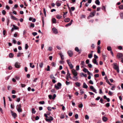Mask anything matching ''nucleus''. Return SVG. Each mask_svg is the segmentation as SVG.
Wrapping results in <instances>:
<instances>
[{
  "instance_id": "obj_1",
  "label": "nucleus",
  "mask_w": 123,
  "mask_h": 123,
  "mask_svg": "<svg viewBox=\"0 0 123 123\" xmlns=\"http://www.w3.org/2000/svg\"><path fill=\"white\" fill-rule=\"evenodd\" d=\"M60 82L57 83V85H55V88L57 90H58L59 89L61 88V86H62Z\"/></svg>"
},
{
  "instance_id": "obj_2",
  "label": "nucleus",
  "mask_w": 123,
  "mask_h": 123,
  "mask_svg": "<svg viewBox=\"0 0 123 123\" xmlns=\"http://www.w3.org/2000/svg\"><path fill=\"white\" fill-rule=\"evenodd\" d=\"M17 109L18 111L19 112H22V109L21 108V105L20 104L18 105H17Z\"/></svg>"
},
{
  "instance_id": "obj_3",
  "label": "nucleus",
  "mask_w": 123,
  "mask_h": 123,
  "mask_svg": "<svg viewBox=\"0 0 123 123\" xmlns=\"http://www.w3.org/2000/svg\"><path fill=\"white\" fill-rule=\"evenodd\" d=\"M70 60H67V63L68 65L70 68L71 69H72L73 68L74 66L71 63V62H70Z\"/></svg>"
},
{
  "instance_id": "obj_4",
  "label": "nucleus",
  "mask_w": 123,
  "mask_h": 123,
  "mask_svg": "<svg viewBox=\"0 0 123 123\" xmlns=\"http://www.w3.org/2000/svg\"><path fill=\"white\" fill-rule=\"evenodd\" d=\"M114 68L115 69L117 70V72L119 73V70L118 66L116 65L114 63Z\"/></svg>"
},
{
  "instance_id": "obj_5",
  "label": "nucleus",
  "mask_w": 123,
  "mask_h": 123,
  "mask_svg": "<svg viewBox=\"0 0 123 123\" xmlns=\"http://www.w3.org/2000/svg\"><path fill=\"white\" fill-rule=\"evenodd\" d=\"M49 117V118H46L45 119V120L46 121L51 123V121H52L53 120V118L51 116L50 117Z\"/></svg>"
},
{
  "instance_id": "obj_6",
  "label": "nucleus",
  "mask_w": 123,
  "mask_h": 123,
  "mask_svg": "<svg viewBox=\"0 0 123 123\" xmlns=\"http://www.w3.org/2000/svg\"><path fill=\"white\" fill-rule=\"evenodd\" d=\"M71 71L73 74L74 75H78V73L77 72L75 69H72L71 70Z\"/></svg>"
},
{
  "instance_id": "obj_7",
  "label": "nucleus",
  "mask_w": 123,
  "mask_h": 123,
  "mask_svg": "<svg viewBox=\"0 0 123 123\" xmlns=\"http://www.w3.org/2000/svg\"><path fill=\"white\" fill-rule=\"evenodd\" d=\"M68 53L69 56L70 57H72L73 55V51L70 50H69L68 52Z\"/></svg>"
},
{
  "instance_id": "obj_8",
  "label": "nucleus",
  "mask_w": 123,
  "mask_h": 123,
  "mask_svg": "<svg viewBox=\"0 0 123 123\" xmlns=\"http://www.w3.org/2000/svg\"><path fill=\"white\" fill-rule=\"evenodd\" d=\"M90 88L94 92H95L96 93H97V92L96 90L94 88V87L92 86H91L90 87Z\"/></svg>"
},
{
  "instance_id": "obj_9",
  "label": "nucleus",
  "mask_w": 123,
  "mask_h": 123,
  "mask_svg": "<svg viewBox=\"0 0 123 123\" xmlns=\"http://www.w3.org/2000/svg\"><path fill=\"white\" fill-rule=\"evenodd\" d=\"M52 30L53 32L55 34H57L58 33V31L55 28H53L52 29Z\"/></svg>"
},
{
  "instance_id": "obj_10",
  "label": "nucleus",
  "mask_w": 123,
  "mask_h": 123,
  "mask_svg": "<svg viewBox=\"0 0 123 123\" xmlns=\"http://www.w3.org/2000/svg\"><path fill=\"white\" fill-rule=\"evenodd\" d=\"M11 112L12 115L13 117L14 118H16V117H17V115L15 113L13 112L12 111H11Z\"/></svg>"
},
{
  "instance_id": "obj_11",
  "label": "nucleus",
  "mask_w": 123,
  "mask_h": 123,
  "mask_svg": "<svg viewBox=\"0 0 123 123\" xmlns=\"http://www.w3.org/2000/svg\"><path fill=\"white\" fill-rule=\"evenodd\" d=\"M19 62H16L15 64V66L16 68H19L20 67V65L19 64Z\"/></svg>"
},
{
  "instance_id": "obj_12",
  "label": "nucleus",
  "mask_w": 123,
  "mask_h": 123,
  "mask_svg": "<svg viewBox=\"0 0 123 123\" xmlns=\"http://www.w3.org/2000/svg\"><path fill=\"white\" fill-rule=\"evenodd\" d=\"M77 75H74L73 77V78H74V79H73V81H77L78 79V78L77 76Z\"/></svg>"
},
{
  "instance_id": "obj_13",
  "label": "nucleus",
  "mask_w": 123,
  "mask_h": 123,
  "mask_svg": "<svg viewBox=\"0 0 123 123\" xmlns=\"http://www.w3.org/2000/svg\"><path fill=\"white\" fill-rule=\"evenodd\" d=\"M123 56L122 54L121 53H118L117 55V56L119 58L122 57Z\"/></svg>"
},
{
  "instance_id": "obj_14",
  "label": "nucleus",
  "mask_w": 123,
  "mask_h": 123,
  "mask_svg": "<svg viewBox=\"0 0 123 123\" xmlns=\"http://www.w3.org/2000/svg\"><path fill=\"white\" fill-rule=\"evenodd\" d=\"M92 62L94 64H96L97 65H98V63L97 62L96 59H93Z\"/></svg>"
},
{
  "instance_id": "obj_15",
  "label": "nucleus",
  "mask_w": 123,
  "mask_h": 123,
  "mask_svg": "<svg viewBox=\"0 0 123 123\" xmlns=\"http://www.w3.org/2000/svg\"><path fill=\"white\" fill-rule=\"evenodd\" d=\"M11 19L16 20V21H18V19L16 17H15V16H14L13 15H11Z\"/></svg>"
},
{
  "instance_id": "obj_16",
  "label": "nucleus",
  "mask_w": 123,
  "mask_h": 123,
  "mask_svg": "<svg viewBox=\"0 0 123 123\" xmlns=\"http://www.w3.org/2000/svg\"><path fill=\"white\" fill-rule=\"evenodd\" d=\"M83 87L86 89L88 87V86L85 82H84L83 84Z\"/></svg>"
},
{
  "instance_id": "obj_17",
  "label": "nucleus",
  "mask_w": 123,
  "mask_h": 123,
  "mask_svg": "<svg viewBox=\"0 0 123 123\" xmlns=\"http://www.w3.org/2000/svg\"><path fill=\"white\" fill-rule=\"evenodd\" d=\"M59 0H58L55 3L56 5L58 6H60L61 5V4L59 2Z\"/></svg>"
},
{
  "instance_id": "obj_18",
  "label": "nucleus",
  "mask_w": 123,
  "mask_h": 123,
  "mask_svg": "<svg viewBox=\"0 0 123 123\" xmlns=\"http://www.w3.org/2000/svg\"><path fill=\"white\" fill-rule=\"evenodd\" d=\"M100 48L99 46H98L97 47L98 49V54H99L100 53Z\"/></svg>"
},
{
  "instance_id": "obj_19",
  "label": "nucleus",
  "mask_w": 123,
  "mask_h": 123,
  "mask_svg": "<svg viewBox=\"0 0 123 123\" xmlns=\"http://www.w3.org/2000/svg\"><path fill=\"white\" fill-rule=\"evenodd\" d=\"M59 55L61 57V58L62 60H63L64 59V58L63 57V55L61 53H59Z\"/></svg>"
},
{
  "instance_id": "obj_20",
  "label": "nucleus",
  "mask_w": 123,
  "mask_h": 123,
  "mask_svg": "<svg viewBox=\"0 0 123 123\" xmlns=\"http://www.w3.org/2000/svg\"><path fill=\"white\" fill-rule=\"evenodd\" d=\"M104 122H106L107 120V118L106 117H103L102 118Z\"/></svg>"
},
{
  "instance_id": "obj_21",
  "label": "nucleus",
  "mask_w": 123,
  "mask_h": 123,
  "mask_svg": "<svg viewBox=\"0 0 123 123\" xmlns=\"http://www.w3.org/2000/svg\"><path fill=\"white\" fill-rule=\"evenodd\" d=\"M52 21L53 23L56 24V20L55 18H53L52 19Z\"/></svg>"
},
{
  "instance_id": "obj_22",
  "label": "nucleus",
  "mask_w": 123,
  "mask_h": 123,
  "mask_svg": "<svg viewBox=\"0 0 123 123\" xmlns=\"http://www.w3.org/2000/svg\"><path fill=\"white\" fill-rule=\"evenodd\" d=\"M70 19L69 18H66L65 20V21L66 22H68L70 21Z\"/></svg>"
},
{
  "instance_id": "obj_23",
  "label": "nucleus",
  "mask_w": 123,
  "mask_h": 123,
  "mask_svg": "<svg viewBox=\"0 0 123 123\" xmlns=\"http://www.w3.org/2000/svg\"><path fill=\"white\" fill-rule=\"evenodd\" d=\"M96 4L98 5H99L100 4V2L99 0H96L95 1Z\"/></svg>"
},
{
  "instance_id": "obj_24",
  "label": "nucleus",
  "mask_w": 123,
  "mask_h": 123,
  "mask_svg": "<svg viewBox=\"0 0 123 123\" xmlns=\"http://www.w3.org/2000/svg\"><path fill=\"white\" fill-rule=\"evenodd\" d=\"M14 54L12 53H10L9 54V56L10 58H12L14 56Z\"/></svg>"
},
{
  "instance_id": "obj_25",
  "label": "nucleus",
  "mask_w": 123,
  "mask_h": 123,
  "mask_svg": "<svg viewBox=\"0 0 123 123\" xmlns=\"http://www.w3.org/2000/svg\"><path fill=\"white\" fill-rule=\"evenodd\" d=\"M75 84L76 86L78 87L80 86V83L78 82H76Z\"/></svg>"
},
{
  "instance_id": "obj_26",
  "label": "nucleus",
  "mask_w": 123,
  "mask_h": 123,
  "mask_svg": "<svg viewBox=\"0 0 123 123\" xmlns=\"http://www.w3.org/2000/svg\"><path fill=\"white\" fill-rule=\"evenodd\" d=\"M50 77L51 79H55V77L54 76L53 74H51L50 75Z\"/></svg>"
},
{
  "instance_id": "obj_27",
  "label": "nucleus",
  "mask_w": 123,
  "mask_h": 123,
  "mask_svg": "<svg viewBox=\"0 0 123 123\" xmlns=\"http://www.w3.org/2000/svg\"><path fill=\"white\" fill-rule=\"evenodd\" d=\"M75 50L77 52H79L80 51V49H79L77 47H76L75 48Z\"/></svg>"
},
{
  "instance_id": "obj_28",
  "label": "nucleus",
  "mask_w": 123,
  "mask_h": 123,
  "mask_svg": "<svg viewBox=\"0 0 123 123\" xmlns=\"http://www.w3.org/2000/svg\"><path fill=\"white\" fill-rule=\"evenodd\" d=\"M92 13V12H91L90 13L88 17V18H89L90 17H92L94 16H93V14Z\"/></svg>"
},
{
  "instance_id": "obj_29",
  "label": "nucleus",
  "mask_w": 123,
  "mask_h": 123,
  "mask_svg": "<svg viewBox=\"0 0 123 123\" xmlns=\"http://www.w3.org/2000/svg\"><path fill=\"white\" fill-rule=\"evenodd\" d=\"M43 62H42L39 64V67L40 68H42L43 67Z\"/></svg>"
},
{
  "instance_id": "obj_30",
  "label": "nucleus",
  "mask_w": 123,
  "mask_h": 123,
  "mask_svg": "<svg viewBox=\"0 0 123 123\" xmlns=\"http://www.w3.org/2000/svg\"><path fill=\"white\" fill-rule=\"evenodd\" d=\"M120 17L121 18L123 19V13L120 12Z\"/></svg>"
},
{
  "instance_id": "obj_31",
  "label": "nucleus",
  "mask_w": 123,
  "mask_h": 123,
  "mask_svg": "<svg viewBox=\"0 0 123 123\" xmlns=\"http://www.w3.org/2000/svg\"><path fill=\"white\" fill-rule=\"evenodd\" d=\"M13 28H14V30H17L18 28V27L14 25H13Z\"/></svg>"
},
{
  "instance_id": "obj_32",
  "label": "nucleus",
  "mask_w": 123,
  "mask_h": 123,
  "mask_svg": "<svg viewBox=\"0 0 123 123\" xmlns=\"http://www.w3.org/2000/svg\"><path fill=\"white\" fill-rule=\"evenodd\" d=\"M83 72H85V73H86L88 71V70L86 69V68H84V69H83Z\"/></svg>"
},
{
  "instance_id": "obj_33",
  "label": "nucleus",
  "mask_w": 123,
  "mask_h": 123,
  "mask_svg": "<svg viewBox=\"0 0 123 123\" xmlns=\"http://www.w3.org/2000/svg\"><path fill=\"white\" fill-rule=\"evenodd\" d=\"M107 49L108 50L111 51H112L111 47L110 46H108L107 47Z\"/></svg>"
},
{
  "instance_id": "obj_34",
  "label": "nucleus",
  "mask_w": 123,
  "mask_h": 123,
  "mask_svg": "<svg viewBox=\"0 0 123 123\" xmlns=\"http://www.w3.org/2000/svg\"><path fill=\"white\" fill-rule=\"evenodd\" d=\"M33 64L32 63H30V67L31 68H34L35 67V66L34 65H32V64Z\"/></svg>"
},
{
  "instance_id": "obj_35",
  "label": "nucleus",
  "mask_w": 123,
  "mask_h": 123,
  "mask_svg": "<svg viewBox=\"0 0 123 123\" xmlns=\"http://www.w3.org/2000/svg\"><path fill=\"white\" fill-rule=\"evenodd\" d=\"M92 56V54H90L88 55V57L89 58H91Z\"/></svg>"
},
{
  "instance_id": "obj_36",
  "label": "nucleus",
  "mask_w": 123,
  "mask_h": 123,
  "mask_svg": "<svg viewBox=\"0 0 123 123\" xmlns=\"http://www.w3.org/2000/svg\"><path fill=\"white\" fill-rule=\"evenodd\" d=\"M62 17V16L59 15H57L56 16V18L58 19H60Z\"/></svg>"
},
{
  "instance_id": "obj_37",
  "label": "nucleus",
  "mask_w": 123,
  "mask_h": 123,
  "mask_svg": "<svg viewBox=\"0 0 123 123\" xmlns=\"http://www.w3.org/2000/svg\"><path fill=\"white\" fill-rule=\"evenodd\" d=\"M83 106V104L82 103L79 104L78 105V107L79 108H81Z\"/></svg>"
},
{
  "instance_id": "obj_38",
  "label": "nucleus",
  "mask_w": 123,
  "mask_h": 123,
  "mask_svg": "<svg viewBox=\"0 0 123 123\" xmlns=\"http://www.w3.org/2000/svg\"><path fill=\"white\" fill-rule=\"evenodd\" d=\"M32 112L33 113L35 114L36 113V111H35V109L34 108H32Z\"/></svg>"
},
{
  "instance_id": "obj_39",
  "label": "nucleus",
  "mask_w": 123,
  "mask_h": 123,
  "mask_svg": "<svg viewBox=\"0 0 123 123\" xmlns=\"http://www.w3.org/2000/svg\"><path fill=\"white\" fill-rule=\"evenodd\" d=\"M81 75V74H82L84 77H87V75L86 74H84L83 73H80Z\"/></svg>"
},
{
  "instance_id": "obj_40",
  "label": "nucleus",
  "mask_w": 123,
  "mask_h": 123,
  "mask_svg": "<svg viewBox=\"0 0 123 123\" xmlns=\"http://www.w3.org/2000/svg\"><path fill=\"white\" fill-rule=\"evenodd\" d=\"M43 12H44V15L45 16V17H46V11L45 9V8H43Z\"/></svg>"
},
{
  "instance_id": "obj_41",
  "label": "nucleus",
  "mask_w": 123,
  "mask_h": 123,
  "mask_svg": "<svg viewBox=\"0 0 123 123\" xmlns=\"http://www.w3.org/2000/svg\"><path fill=\"white\" fill-rule=\"evenodd\" d=\"M67 77H68V78H69L70 79H72V78L70 76V74H67Z\"/></svg>"
},
{
  "instance_id": "obj_42",
  "label": "nucleus",
  "mask_w": 123,
  "mask_h": 123,
  "mask_svg": "<svg viewBox=\"0 0 123 123\" xmlns=\"http://www.w3.org/2000/svg\"><path fill=\"white\" fill-rule=\"evenodd\" d=\"M119 8L121 9H123V5H120L119 6Z\"/></svg>"
},
{
  "instance_id": "obj_43",
  "label": "nucleus",
  "mask_w": 123,
  "mask_h": 123,
  "mask_svg": "<svg viewBox=\"0 0 123 123\" xmlns=\"http://www.w3.org/2000/svg\"><path fill=\"white\" fill-rule=\"evenodd\" d=\"M2 13L3 15H5L6 14V12L4 10H3L2 11Z\"/></svg>"
},
{
  "instance_id": "obj_44",
  "label": "nucleus",
  "mask_w": 123,
  "mask_h": 123,
  "mask_svg": "<svg viewBox=\"0 0 123 123\" xmlns=\"http://www.w3.org/2000/svg\"><path fill=\"white\" fill-rule=\"evenodd\" d=\"M50 66L49 65L48 66L47 69H46L45 70H46L47 71H49L50 70Z\"/></svg>"
},
{
  "instance_id": "obj_45",
  "label": "nucleus",
  "mask_w": 123,
  "mask_h": 123,
  "mask_svg": "<svg viewBox=\"0 0 123 123\" xmlns=\"http://www.w3.org/2000/svg\"><path fill=\"white\" fill-rule=\"evenodd\" d=\"M51 65L53 67H55V66L56 64L54 62H52L51 63Z\"/></svg>"
},
{
  "instance_id": "obj_46",
  "label": "nucleus",
  "mask_w": 123,
  "mask_h": 123,
  "mask_svg": "<svg viewBox=\"0 0 123 123\" xmlns=\"http://www.w3.org/2000/svg\"><path fill=\"white\" fill-rule=\"evenodd\" d=\"M23 53H21L20 52H18V54L17 55V57H19Z\"/></svg>"
},
{
  "instance_id": "obj_47",
  "label": "nucleus",
  "mask_w": 123,
  "mask_h": 123,
  "mask_svg": "<svg viewBox=\"0 0 123 123\" xmlns=\"http://www.w3.org/2000/svg\"><path fill=\"white\" fill-rule=\"evenodd\" d=\"M29 47L28 46L27 44H25V49H27Z\"/></svg>"
},
{
  "instance_id": "obj_48",
  "label": "nucleus",
  "mask_w": 123,
  "mask_h": 123,
  "mask_svg": "<svg viewBox=\"0 0 123 123\" xmlns=\"http://www.w3.org/2000/svg\"><path fill=\"white\" fill-rule=\"evenodd\" d=\"M76 70L78 71L79 69V65H77L76 67Z\"/></svg>"
},
{
  "instance_id": "obj_49",
  "label": "nucleus",
  "mask_w": 123,
  "mask_h": 123,
  "mask_svg": "<svg viewBox=\"0 0 123 123\" xmlns=\"http://www.w3.org/2000/svg\"><path fill=\"white\" fill-rule=\"evenodd\" d=\"M35 25L34 24L31 23L30 25V27L33 28L34 27Z\"/></svg>"
},
{
  "instance_id": "obj_50",
  "label": "nucleus",
  "mask_w": 123,
  "mask_h": 123,
  "mask_svg": "<svg viewBox=\"0 0 123 123\" xmlns=\"http://www.w3.org/2000/svg\"><path fill=\"white\" fill-rule=\"evenodd\" d=\"M67 12H66L65 13L63 14V17L64 18H65L66 17L65 15L67 13Z\"/></svg>"
},
{
  "instance_id": "obj_51",
  "label": "nucleus",
  "mask_w": 123,
  "mask_h": 123,
  "mask_svg": "<svg viewBox=\"0 0 123 123\" xmlns=\"http://www.w3.org/2000/svg\"><path fill=\"white\" fill-rule=\"evenodd\" d=\"M85 118L86 119H89V116L87 115H86L85 116Z\"/></svg>"
},
{
  "instance_id": "obj_52",
  "label": "nucleus",
  "mask_w": 123,
  "mask_h": 123,
  "mask_svg": "<svg viewBox=\"0 0 123 123\" xmlns=\"http://www.w3.org/2000/svg\"><path fill=\"white\" fill-rule=\"evenodd\" d=\"M66 84L67 85H68L70 84V83L69 82H68L67 81H66Z\"/></svg>"
},
{
  "instance_id": "obj_53",
  "label": "nucleus",
  "mask_w": 123,
  "mask_h": 123,
  "mask_svg": "<svg viewBox=\"0 0 123 123\" xmlns=\"http://www.w3.org/2000/svg\"><path fill=\"white\" fill-rule=\"evenodd\" d=\"M71 25V24L69 22L68 23L66 24V25L65 26H66V27H68L70 25Z\"/></svg>"
},
{
  "instance_id": "obj_54",
  "label": "nucleus",
  "mask_w": 123,
  "mask_h": 123,
  "mask_svg": "<svg viewBox=\"0 0 123 123\" xmlns=\"http://www.w3.org/2000/svg\"><path fill=\"white\" fill-rule=\"evenodd\" d=\"M37 33L36 32H33L32 33V34L33 36H35L36 35H37Z\"/></svg>"
},
{
  "instance_id": "obj_55",
  "label": "nucleus",
  "mask_w": 123,
  "mask_h": 123,
  "mask_svg": "<svg viewBox=\"0 0 123 123\" xmlns=\"http://www.w3.org/2000/svg\"><path fill=\"white\" fill-rule=\"evenodd\" d=\"M39 103L40 104L43 105L44 104V102L43 101H40Z\"/></svg>"
},
{
  "instance_id": "obj_56",
  "label": "nucleus",
  "mask_w": 123,
  "mask_h": 123,
  "mask_svg": "<svg viewBox=\"0 0 123 123\" xmlns=\"http://www.w3.org/2000/svg\"><path fill=\"white\" fill-rule=\"evenodd\" d=\"M88 66L90 68H92V64L90 63H89L88 65Z\"/></svg>"
},
{
  "instance_id": "obj_57",
  "label": "nucleus",
  "mask_w": 123,
  "mask_h": 123,
  "mask_svg": "<svg viewBox=\"0 0 123 123\" xmlns=\"http://www.w3.org/2000/svg\"><path fill=\"white\" fill-rule=\"evenodd\" d=\"M78 117V114H76L75 115V118L77 119Z\"/></svg>"
},
{
  "instance_id": "obj_58",
  "label": "nucleus",
  "mask_w": 123,
  "mask_h": 123,
  "mask_svg": "<svg viewBox=\"0 0 123 123\" xmlns=\"http://www.w3.org/2000/svg\"><path fill=\"white\" fill-rule=\"evenodd\" d=\"M15 78L17 80H18L19 79V77L17 76H15Z\"/></svg>"
},
{
  "instance_id": "obj_59",
  "label": "nucleus",
  "mask_w": 123,
  "mask_h": 123,
  "mask_svg": "<svg viewBox=\"0 0 123 123\" xmlns=\"http://www.w3.org/2000/svg\"><path fill=\"white\" fill-rule=\"evenodd\" d=\"M9 3L10 4H12L13 3V1L11 0H9Z\"/></svg>"
},
{
  "instance_id": "obj_60",
  "label": "nucleus",
  "mask_w": 123,
  "mask_h": 123,
  "mask_svg": "<svg viewBox=\"0 0 123 123\" xmlns=\"http://www.w3.org/2000/svg\"><path fill=\"white\" fill-rule=\"evenodd\" d=\"M110 106V104L109 103H107L106 104V106L107 107H109Z\"/></svg>"
},
{
  "instance_id": "obj_61",
  "label": "nucleus",
  "mask_w": 123,
  "mask_h": 123,
  "mask_svg": "<svg viewBox=\"0 0 123 123\" xmlns=\"http://www.w3.org/2000/svg\"><path fill=\"white\" fill-rule=\"evenodd\" d=\"M56 97V95L55 94H54L53 96V97L52 98L53 99H54Z\"/></svg>"
},
{
  "instance_id": "obj_62",
  "label": "nucleus",
  "mask_w": 123,
  "mask_h": 123,
  "mask_svg": "<svg viewBox=\"0 0 123 123\" xmlns=\"http://www.w3.org/2000/svg\"><path fill=\"white\" fill-rule=\"evenodd\" d=\"M21 85L22 87H24L26 86V85L25 84H21Z\"/></svg>"
},
{
  "instance_id": "obj_63",
  "label": "nucleus",
  "mask_w": 123,
  "mask_h": 123,
  "mask_svg": "<svg viewBox=\"0 0 123 123\" xmlns=\"http://www.w3.org/2000/svg\"><path fill=\"white\" fill-rule=\"evenodd\" d=\"M51 91L55 93L56 92L55 89H52L51 90Z\"/></svg>"
},
{
  "instance_id": "obj_64",
  "label": "nucleus",
  "mask_w": 123,
  "mask_h": 123,
  "mask_svg": "<svg viewBox=\"0 0 123 123\" xmlns=\"http://www.w3.org/2000/svg\"><path fill=\"white\" fill-rule=\"evenodd\" d=\"M108 93L109 95H111L113 93L111 92L110 91H109Z\"/></svg>"
}]
</instances>
